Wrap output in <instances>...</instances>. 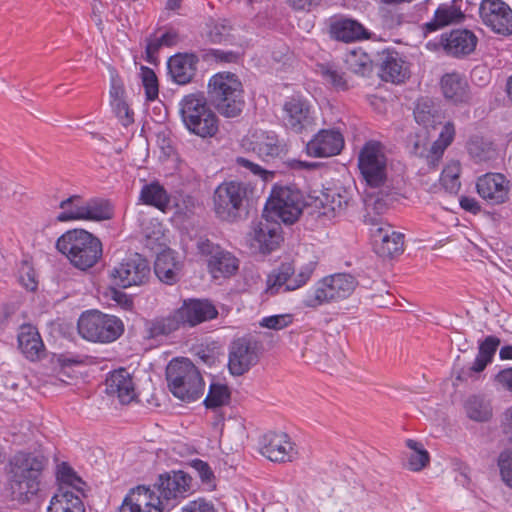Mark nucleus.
Instances as JSON below:
<instances>
[{
  "label": "nucleus",
  "instance_id": "obj_8",
  "mask_svg": "<svg viewBox=\"0 0 512 512\" xmlns=\"http://www.w3.org/2000/svg\"><path fill=\"white\" fill-rule=\"evenodd\" d=\"M300 192L288 186H273L263 208V218L271 224H294L302 214Z\"/></svg>",
  "mask_w": 512,
  "mask_h": 512
},
{
  "label": "nucleus",
  "instance_id": "obj_6",
  "mask_svg": "<svg viewBox=\"0 0 512 512\" xmlns=\"http://www.w3.org/2000/svg\"><path fill=\"white\" fill-rule=\"evenodd\" d=\"M254 188L250 183L238 180L224 181L213 194L215 213L223 220L238 221L247 210Z\"/></svg>",
  "mask_w": 512,
  "mask_h": 512
},
{
  "label": "nucleus",
  "instance_id": "obj_30",
  "mask_svg": "<svg viewBox=\"0 0 512 512\" xmlns=\"http://www.w3.org/2000/svg\"><path fill=\"white\" fill-rule=\"evenodd\" d=\"M178 311L181 318H183V324L191 327L214 319L218 315L217 309L208 300L184 301Z\"/></svg>",
  "mask_w": 512,
  "mask_h": 512
},
{
  "label": "nucleus",
  "instance_id": "obj_1",
  "mask_svg": "<svg viewBox=\"0 0 512 512\" xmlns=\"http://www.w3.org/2000/svg\"><path fill=\"white\" fill-rule=\"evenodd\" d=\"M46 460L41 455L17 453L8 465V479L12 495L18 501L29 500L39 490L40 476Z\"/></svg>",
  "mask_w": 512,
  "mask_h": 512
},
{
  "label": "nucleus",
  "instance_id": "obj_2",
  "mask_svg": "<svg viewBox=\"0 0 512 512\" xmlns=\"http://www.w3.org/2000/svg\"><path fill=\"white\" fill-rule=\"evenodd\" d=\"M243 93L242 83L233 73H217L209 80L210 102L226 118H234L241 114L245 105Z\"/></svg>",
  "mask_w": 512,
  "mask_h": 512
},
{
  "label": "nucleus",
  "instance_id": "obj_18",
  "mask_svg": "<svg viewBox=\"0 0 512 512\" xmlns=\"http://www.w3.org/2000/svg\"><path fill=\"white\" fill-rule=\"evenodd\" d=\"M484 24L502 35L512 34V10L502 0H482L479 8Z\"/></svg>",
  "mask_w": 512,
  "mask_h": 512
},
{
  "label": "nucleus",
  "instance_id": "obj_28",
  "mask_svg": "<svg viewBox=\"0 0 512 512\" xmlns=\"http://www.w3.org/2000/svg\"><path fill=\"white\" fill-rule=\"evenodd\" d=\"M197 64L198 57L195 54L178 53L169 58L168 73L175 83L185 85L190 83L195 76Z\"/></svg>",
  "mask_w": 512,
  "mask_h": 512
},
{
  "label": "nucleus",
  "instance_id": "obj_41",
  "mask_svg": "<svg viewBox=\"0 0 512 512\" xmlns=\"http://www.w3.org/2000/svg\"><path fill=\"white\" fill-rule=\"evenodd\" d=\"M464 407L467 416L477 422L488 421L492 416L490 401L483 396H470L466 400Z\"/></svg>",
  "mask_w": 512,
  "mask_h": 512
},
{
  "label": "nucleus",
  "instance_id": "obj_37",
  "mask_svg": "<svg viewBox=\"0 0 512 512\" xmlns=\"http://www.w3.org/2000/svg\"><path fill=\"white\" fill-rule=\"evenodd\" d=\"M140 200L147 205L154 206L162 212L170 209V197L167 191L158 182H152L142 187Z\"/></svg>",
  "mask_w": 512,
  "mask_h": 512
},
{
  "label": "nucleus",
  "instance_id": "obj_63",
  "mask_svg": "<svg viewBox=\"0 0 512 512\" xmlns=\"http://www.w3.org/2000/svg\"><path fill=\"white\" fill-rule=\"evenodd\" d=\"M404 17L401 13L388 12L383 16V25L387 29H397L403 24Z\"/></svg>",
  "mask_w": 512,
  "mask_h": 512
},
{
  "label": "nucleus",
  "instance_id": "obj_31",
  "mask_svg": "<svg viewBox=\"0 0 512 512\" xmlns=\"http://www.w3.org/2000/svg\"><path fill=\"white\" fill-rule=\"evenodd\" d=\"M181 270V261L177 254L167 248L157 253L154 271L160 281L166 284H173L178 280Z\"/></svg>",
  "mask_w": 512,
  "mask_h": 512
},
{
  "label": "nucleus",
  "instance_id": "obj_4",
  "mask_svg": "<svg viewBox=\"0 0 512 512\" xmlns=\"http://www.w3.org/2000/svg\"><path fill=\"white\" fill-rule=\"evenodd\" d=\"M179 113L189 132L201 138L213 137L218 132V117L202 92L185 95L179 103Z\"/></svg>",
  "mask_w": 512,
  "mask_h": 512
},
{
  "label": "nucleus",
  "instance_id": "obj_59",
  "mask_svg": "<svg viewBox=\"0 0 512 512\" xmlns=\"http://www.w3.org/2000/svg\"><path fill=\"white\" fill-rule=\"evenodd\" d=\"M110 104H114L117 102H123L125 96V89L122 80L117 75L111 76V85H110Z\"/></svg>",
  "mask_w": 512,
  "mask_h": 512
},
{
  "label": "nucleus",
  "instance_id": "obj_42",
  "mask_svg": "<svg viewBox=\"0 0 512 512\" xmlns=\"http://www.w3.org/2000/svg\"><path fill=\"white\" fill-rule=\"evenodd\" d=\"M252 145L253 151L262 158L278 156L282 151L278 138L273 132L260 133Z\"/></svg>",
  "mask_w": 512,
  "mask_h": 512
},
{
  "label": "nucleus",
  "instance_id": "obj_52",
  "mask_svg": "<svg viewBox=\"0 0 512 512\" xmlns=\"http://www.w3.org/2000/svg\"><path fill=\"white\" fill-rule=\"evenodd\" d=\"M191 467L196 471L206 490L211 491L215 488L214 474L206 462L195 459L191 461Z\"/></svg>",
  "mask_w": 512,
  "mask_h": 512
},
{
  "label": "nucleus",
  "instance_id": "obj_35",
  "mask_svg": "<svg viewBox=\"0 0 512 512\" xmlns=\"http://www.w3.org/2000/svg\"><path fill=\"white\" fill-rule=\"evenodd\" d=\"M18 345L27 359L36 360L44 353V344L32 325H23L18 334Z\"/></svg>",
  "mask_w": 512,
  "mask_h": 512
},
{
  "label": "nucleus",
  "instance_id": "obj_47",
  "mask_svg": "<svg viewBox=\"0 0 512 512\" xmlns=\"http://www.w3.org/2000/svg\"><path fill=\"white\" fill-rule=\"evenodd\" d=\"M229 397L230 393L226 385L212 383L209 387L208 394L204 399V404L207 408L220 407L228 402Z\"/></svg>",
  "mask_w": 512,
  "mask_h": 512
},
{
  "label": "nucleus",
  "instance_id": "obj_13",
  "mask_svg": "<svg viewBox=\"0 0 512 512\" xmlns=\"http://www.w3.org/2000/svg\"><path fill=\"white\" fill-rule=\"evenodd\" d=\"M316 263L309 262L300 268L295 274V267L291 262L282 263L277 269L273 270L267 277V293L275 295L283 288L284 292L294 291L304 286L311 278Z\"/></svg>",
  "mask_w": 512,
  "mask_h": 512
},
{
  "label": "nucleus",
  "instance_id": "obj_17",
  "mask_svg": "<svg viewBox=\"0 0 512 512\" xmlns=\"http://www.w3.org/2000/svg\"><path fill=\"white\" fill-rule=\"evenodd\" d=\"M259 346L255 340L242 337L234 340L229 347L228 368L232 375L241 376L257 364Z\"/></svg>",
  "mask_w": 512,
  "mask_h": 512
},
{
  "label": "nucleus",
  "instance_id": "obj_12",
  "mask_svg": "<svg viewBox=\"0 0 512 512\" xmlns=\"http://www.w3.org/2000/svg\"><path fill=\"white\" fill-rule=\"evenodd\" d=\"M112 282L128 288L145 284L150 277L148 261L139 253H131L117 263L109 272Z\"/></svg>",
  "mask_w": 512,
  "mask_h": 512
},
{
  "label": "nucleus",
  "instance_id": "obj_49",
  "mask_svg": "<svg viewBox=\"0 0 512 512\" xmlns=\"http://www.w3.org/2000/svg\"><path fill=\"white\" fill-rule=\"evenodd\" d=\"M144 234L145 245L150 250L166 246L167 236L165 234L164 226H146Z\"/></svg>",
  "mask_w": 512,
  "mask_h": 512
},
{
  "label": "nucleus",
  "instance_id": "obj_62",
  "mask_svg": "<svg viewBox=\"0 0 512 512\" xmlns=\"http://www.w3.org/2000/svg\"><path fill=\"white\" fill-rule=\"evenodd\" d=\"M112 299L116 302V304L125 311H132L134 307V303L132 298L126 293L118 290L112 291Z\"/></svg>",
  "mask_w": 512,
  "mask_h": 512
},
{
  "label": "nucleus",
  "instance_id": "obj_27",
  "mask_svg": "<svg viewBox=\"0 0 512 512\" xmlns=\"http://www.w3.org/2000/svg\"><path fill=\"white\" fill-rule=\"evenodd\" d=\"M282 241L281 226H257L247 239L250 249L261 254L277 249Z\"/></svg>",
  "mask_w": 512,
  "mask_h": 512
},
{
  "label": "nucleus",
  "instance_id": "obj_39",
  "mask_svg": "<svg viewBox=\"0 0 512 512\" xmlns=\"http://www.w3.org/2000/svg\"><path fill=\"white\" fill-rule=\"evenodd\" d=\"M414 118L416 122L425 128H435L442 122V116L430 99H421L417 102L414 109Z\"/></svg>",
  "mask_w": 512,
  "mask_h": 512
},
{
  "label": "nucleus",
  "instance_id": "obj_51",
  "mask_svg": "<svg viewBox=\"0 0 512 512\" xmlns=\"http://www.w3.org/2000/svg\"><path fill=\"white\" fill-rule=\"evenodd\" d=\"M321 75L324 80L332 85L336 90L345 91L349 88L346 79L344 78V74L337 69L322 65L320 67Z\"/></svg>",
  "mask_w": 512,
  "mask_h": 512
},
{
  "label": "nucleus",
  "instance_id": "obj_50",
  "mask_svg": "<svg viewBox=\"0 0 512 512\" xmlns=\"http://www.w3.org/2000/svg\"><path fill=\"white\" fill-rule=\"evenodd\" d=\"M141 79L147 100L153 101L158 97V80L155 72L146 66L141 67Z\"/></svg>",
  "mask_w": 512,
  "mask_h": 512
},
{
  "label": "nucleus",
  "instance_id": "obj_33",
  "mask_svg": "<svg viewBox=\"0 0 512 512\" xmlns=\"http://www.w3.org/2000/svg\"><path fill=\"white\" fill-rule=\"evenodd\" d=\"M47 512H85L79 493L60 486L50 500Z\"/></svg>",
  "mask_w": 512,
  "mask_h": 512
},
{
  "label": "nucleus",
  "instance_id": "obj_15",
  "mask_svg": "<svg viewBox=\"0 0 512 512\" xmlns=\"http://www.w3.org/2000/svg\"><path fill=\"white\" fill-rule=\"evenodd\" d=\"M282 121L286 128L303 133L315 126L313 109L307 99L300 95L289 97L283 104Z\"/></svg>",
  "mask_w": 512,
  "mask_h": 512
},
{
  "label": "nucleus",
  "instance_id": "obj_24",
  "mask_svg": "<svg viewBox=\"0 0 512 512\" xmlns=\"http://www.w3.org/2000/svg\"><path fill=\"white\" fill-rule=\"evenodd\" d=\"M478 37L468 29H454L441 35L440 44L446 54L461 58L473 53Z\"/></svg>",
  "mask_w": 512,
  "mask_h": 512
},
{
  "label": "nucleus",
  "instance_id": "obj_38",
  "mask_svg": "<svg viewBox=\"0 0 512 512\" xmlns=\"http://www.w3.org/2000/svg\"><path fill=\"white\" fill-rule=\"evenodd\" d=\"M62 212L56 217L59 222L86 221L85 200L80 195H72L60 202Z\"/></svg>",
  "mask_w": 512,
  "mask_h": 512
},
{
  "label": "nucleus",
  "instance_id": "obj_21",
  "mask_svg": "<svg viewBox=\"0 0 512 512\" xmlns=\"http://www.w3.org/2000/svg\"><path fill=\"white\" fill-rule=\"evenodd\" d=\"M261 454L273 462H290L297 456L294 444L284 432H269L262 437Z\"/></svg>",
  "mask_w": 512,
  "mask_h": 512
},
{
  "label": "nucleus",
  "instance_id": "obj_44",
  "mask_svg": "<svg viewBox=\"0 0 512 512\" xmlns=\"http://www.w3.org/2000/svg\"><path fill=\"white\" fill-rule=\"evenodd\" d=\"M467 148L470 156L477 162L491 160L496 154L492 142L482 137L472 138Z\"/></svg>",
  "mask_w": 512,
  "mask_h": 512
},
{
  "label": "nucleus",
  "instance_id": "obj_36",
  "mask_svg": "<svg viewBox=\"0 0 512 512\" xmlns=\"http://www.w3.org/2000/svg\"><path fill=\"white\" fill-rule=\"evenodd\" d=\"M182 326H184L183 318H181L178 309H176L167 316L157 317L147 321L145 331L149 338H156L158 336L169 335Z\"/></svg>",
  "mask_w": 512,
  "mask_h": 512
},
{
  "label": "nucleus",
  "instance_id": "obj_46",
  "mask_svg": "<svg viewBox=\"0 0 512 512\" xmlns=\"http://www.w3.org/2000/svg\"><path fill=\"white\" fill-rule=\"evenodd\" d=\"M406 444L412 450L408 458L407 467L415 472L422 470L429 463L428 452L415 440L409 439Z\"/></svg>",
  "mask_w": 512,
  "mask_h": 512
},
{
  "label": "nucleus",
  "instance_id": "obj_45",
  "mask_svg": "<svg viewBox=\"0 0 512 512\" xmlns=\"http://www.w3.org/2000/svg\"><path fill=\"white\" fill-rule=\"evenodd\" d=\"M460 171V164L458 162H451L445 166L441 173V185L450 194H457L460 190Z\"/></svg>",
  "mask_w": 512,
  "mask_h": 512
},
{
  "label": "nucleus",
  "instance_id": "obj_53",
  "mask_svg": "<svg viewBox=\"0 0 512 512\" xmlns=\"http://www.w3.org/2000/svg\"><path fill=\"white\" fill-rule=\"evenodd\" d=\"M498 467L501 479L512 488V450H504L499 454Z\"/></svg>",
  "mask_w": 512,
  "mask_h": 512
},
{
  "label": "nucleus",
  "instance_id": "obj_14",
  "mask_svg": "<svg viewBox=\"0 0 512 512\" xmlns=\"http://www.w3.org/2000/svg\"><path fill=\"white\" fill-rule=\"evenodd\" d=\"M151 488L156 491L164 511L167 512L187 496L191 490V477L183 471L161 474Z\"/></svg>",
  "mask_w": 512,
  "mask_h": 512
},
{
  "label": "nucleus",
  "instance_id": "obj_60",
  "mask_svg": "<svg viewBox=\"0 0 512 512\" xmlns=\"http://www.w3.org/2000/svg\"><path fill=\"white\" fill-rule=\"evenodd\" d=\"M236 163L251 171L254 175L260 176L263 180L267 181L269 178L273 176L272 172H269L267 170H264L261 166L258 164L253 163L252 161L244 158V157H238L236 159Z\"/></svg>",
  "mask_w": 512,
  "mask_h": 512
},
{
  "label": "nucleus",
  "instance_id": "obj_29",
  "mask_svg": "<svg viewBox=\"0 0 512 512\" xmlns=\"http://www.w3.org/2000/svg\"><path fill=\"white\" fill-rule=\"evenodd\" d=\"M106 392L122 404L133 401L136 393L131 374L123 368L113 371L106 379Z\"/></svg>",
  "mask_w": 512,
  "mask_h": 512
},
{
  "label": "nucleus",
  "instance_id": "obj_56",
  "mask_svg": "<svg viewBox=\"0 0 512 512\" xmlns=\"http://www.w3.org/2000/svg\"><path fill=\"white\" fill-rule=\"evenodd\" d=\"M180 512H218V508L213 501L197 498L185 504Z\"/></svg>",
  "mask_w": 512,
  "mask_h": 512
},
{
  "label": "nucleus",
  "instance_id": "obj_26",
  "mask_svg": "<svg viewBox=\"0 0 512 512\" xmlns=\"http://www.w3.org/2000/svg\"><path fill=\"white\" fill-rule=\"evenodd\" d=\"M330 38L351 43L369 39L370 35L364 26L358 21L346 17H332L328 22Z\"/></svg>",
  "mask_w": 512,
  "mask_h": 512
},
{
  "label": "nucleus",
  "instance_id": "obj_22",
  "mask_svg": "<svg viewBox=\"0 0 512 512\" xmlns=\"http://www.w3.org/2000/svg\"><path fill=\"white\" fill-rule=\"evenodd\" d=\"M379 76L383 81L403 83L410 76V67L405 58L395 50H384L379 54Z\"/></svg>",
  "mask_w": 512,
  "mask_h": 512
},
{
  "label": "nucleus",
  "instance_id": "obj_3",
  "mask_svg": "<svg viewBox=\"0 0 512 512\" xmlns=\"http://www.w3.org/2000/svg\"><path fill=\"white\" fill-rule=\"evenodd\" d=\"M170 392L179 400L194 402L205 391V383L198 368L187 358L173 359L166 368Z\"/></svg>",
  "mask_w": 512,
  "mask_h": 512
},
{
  "label": "nucleus",
  "instance_id": "obj_11",
  "mask_svg": "<svg viewBox=\"0 0 512 512\" xmlns=\"http://www.w3.org/2000/svg\"><path fill=\"white\" fill-rule=\"evenodd\" d=\"M358 167L369 186H381L387 177V158L382 144L368 141L359 153Z\"/></svg>",
  "mask_w": 512,
  "mask_h": 512
},
{
  "label": "nucleus",
  "instance_id": "obj_32",
  "mask_svg": "<svg viewBox=\"0 0 512 512\" xmlns=\"http://www.w3.org/2000/svg\"><path fill=\"white\" fill-rule=\"evenodd\" d=\"M465 15L457 6L456 0L451 3H443L435 10L432 20L423 25L425 34L437 31L445 26L460 23Z\"/></svg>",
  "mask_w": 512,
  "mask_h": 512
},
{
  "label": "nucleus",
  "instance_id": "obj_43",
  "mask_svg": "<svg viewBox=\"0 0 512 512\" xmlns=\"http://www.w3.org/2000/svg\"><path fill=\"white\" fill-rule=\"evenodd\" d=\"M347 69L354 74L367 76L372 72L373 61L362 49L351 50L345 58Z\"/></svg>",
  "mask_w": 512,
  "mask_h": 512
},
{
  "label": "nucleus",
  "instance_id": "obj_64",
  "mask_svg": "<svg viewBox=\"0 0 512 512\" xmlns=\"http://www.w3.org/2000/svg\"><path fill=\"white\" fill-rule=\"evenodd\" d=\"M495 379L504 389L512 392V368L501 370Z\"/></svg>",
  "mask_w": 512,
  "mask_h": 512
},
{
  "label": "nucleus",
  "instance_id": "obj_57",
  "mask_svg": "<svg viewBox=\"0 0 512 512\" xmlns=\"http://www.w3.org/2000/svg\"><path fill=\"white\" fill-rule=\"evenodd\" d=\"M19 281L27 290L33 291L37 288L35 272L27 262H23L19 270Z\"/></svg>",
  "mask_w": 512,
  "mask_h": 512
},
{
  "label": "nucleus",
  "instance_id": "obj_16",
  "mask_svg": "<svg viewBox=\"0 0 512 512\" xmlns=\"http://www.w3.org/2000/svg\"><path fill=\"white\" fill-rule=\"evenodd\" d=\"M197 247L202 254L209 255L207 267L214 279L233 276L239 268V260L230 252L214 245L208 239H199Z\"/></svg>",
  "mask_w": 512,
  "mask_h": 512
},
{
  "label": "nucleus",
  "instance_id": "obj_7",
  "mask_svg": "<svg viewBox=\"0 0 512 512\" xmlns=\"http://www.w3.org/2000/svg\"><path fill=\"white\" fill-rule=\"evenodd\" d=\"M358 282L348 273H335L317 281L305 294L302 303L308 308H317L348 298Z\"/></svg>",
  "mask_w": 512,
  "mask_h": 512
},
{
  "label": "nucleus",
  "instance_id": "obj_58",
  "mask_svg": "<svg viewBox=\"0 0 512 512\" xmlns=\"http://www.w3.org/2000/svg\"><path fill=\"white\" fill-rule=\"evenodd\" d=\"M117 118L124 127H128L134 122L133 112L125 101L110 104Z\"/></svg>",
  "mask_w": 512,
  "mask_h": 512
},
{
  "label": "nucleus",
  "instance_id": "obj_54",
  "mask_svg": "<svg viewBox=\"0 0 512 512\" xmlns=\"http://www.w3.org/2000/svg\"><path fill=\"white\" fill-rule=\"evenodd\" d=\"M292 321L293 316L291 314H278L263 317L260 320L259 325L271 330H281L288 327Z\"/></svg>",
  "mask_w": 512,
  "mask_h": 512
},
{
  "label": "nucleus",
  "instance_id": "obj_61",
  "mask_svg": "<svg viewBox=\"0 0 512 512\" xmlns=\"http://www.w3.org/2000/svg\"><path fill=\"white\" fill-rule=\"evenodd\" d=\"M499 344L500 341L498 338L489 336L484 340V342L481 343L479 347V354L492 360V357L495 354Z\"/></svg>",
  "mask_w": 512,
  "mask_h": 512
},
{
  "label": "nucleus",
  "instance_id": "obj_20",
  "mask_svg": "<svg viewBox=\"0 0 512 512\" xmlns=\"http://www.w3.org/2000/svg\"><path fill=\"white\" fill-rule=\"evenodd\" d=\"M116 512H165L162 502L151 486L131 488Z\"/></svg>",
  "mask_w": 512,
  "mask_h": 512
},
{
  "label": "nucleus",
  "instance_id": "obj_5",
  "mask_svg": "<svg viewBox=\"0 0 512 512\" xmlns=\"http://www.w3.org/2000/svg\"><path fill=\"white\" fill-rule=\"evenodd\" d=\"M56 247L81 270L92 267L102 254L101 242L83 229L68 231L57 240Z\"/></svg>",
  "mask_w": 512,
  "mask_h": 512
},
{
  "label": "nucleus",
  "instance_id": "obj_40",
  "mask_svg": "<svg viewBox=\"0 0 512 512\" xmlns=\"http://www.w3.org/2000/svg\"><path fill=\"white\" fill-rule=\"evenodd\" d=\"M86 221L102 222L111 220L114 216L113 204L103 198H91L85 201Z\"/></svg>",
  "mask_w": 512,
  "mask_h": 512
},
{
  "label": "nucleus",
  "instance_id": "obj_19",
  "mask_svg": "<svg viewBox=\"0 0 512 512\" xmlns=\"http://www.w3.org/2000/svg\"><path fill=\"white\" fill-rule=\"evenodd\" d=\"M373 251L384 259H391L404 251V234L394 226H377L370 233Z\"/></svg>",
  "mask_w": 512,
  "mask_h": 512
},
{
  "label": "nucleus",
  "instance_id": "obj_23",
  "mask_svg": "<svg viewBox=\"0 0 512 512\" xmlns=\"http://www.w3.org/2000/svg\"><path fill=\"white\" fill-rule=\"evenodd\" d=\"M344 147L342 134L333 129L320 130L306 144V153L314 158H326L339 154Z\"/></svg>",
  "mask_w": 512,
  "mask_h": 512
},
{
  "label": "nucleus",
  "instance_id": "obj_48",
  "mask_svg": "<svg viewBox=\"0 0 512 512\" xmlns=\"http://www.w3.org/2000/svg\"><path fill=\"white\" fill-rule=\"evenodd\" d=\"M57 479L60 486H68L69 489L79 493L81 491L82 481L75 472L65 463L58 466Z\"/></svg>",
  "mask_w": 512,
  "mask_h": 512
},
{
  "label": "nucleus",
  "instance_id": "obj_25",
  "mask_svg": "<svg viewBox=\"0 0 512 512\" xmlns=\"http://www.w3.org/2000/svg\"><path fill=\"white\" fill-rule=\"evenodd\" d=\"M478 194L491 204H501L508 199L509 181L501 173H487L478 178Z\"/></svg>",
  "mask_w": 512,
  "mask_h": 512
},
{
  "label": "nucleus",
  "instance_id": "obj_10",
  "mask_svg": "<svg viewBox=\"0 0 512 512\" xmlns=\"http://www.w3.org/2000/svg\"><path fill=\"white\" fill-rule=\"evenodd\" d=\"M77 326L82 338L100 343L113 342L124 331V325L119 318L99 311L84 312Z\"/></svg>",
  "mask_w": 512,
  "mask_h": 512
},
{
  "label": "nucleus",
  "instance_id": "obj_9",
  "mask_svg": "<svg viewBox=\"0 0 512 512\" xmlns=\"http://www.w3.org/2000/svg\"><path fill=\"white\" fill-rule=\"evenodd\" d=\"M455 128L450 122L446 123L436 141L429 146L427 135L415 134L409 137L408 148L411 154L423 162L421 170L427 173L438 167L445 149L454 139Z\"/></svg>",
  "mask_w": 512,
  "mask_h": 512
},
{
  "label": "nucleus",
  "instance_id": "obj_34",
  "mask_svg": "<svg viewBox=\"0 0 512 512\" xmlns=\"http://www.w3.org/2000/svg\"><path fill=\"white\" fill-rule=\"evenodd\" d=\"M441 89L445 98L454 103H464L470 98L468 82L458 73L445 74L441 79Z\"/></svg>",
  "mask_w": 512,
  "mask_h": 512
},
{
  "label": "nucleus",
  "instance_id": "obj_55",
  "mask_svg": "<svg viewBox=\"0 0 512 512\" xmlns=\"http://www.w3.org/2000/svg\"><path fill=\"white\" fill-rule=\"evenodd\" d=\"M231 32V26L225 19L215 21L211 24L208 37L214 43H221L225 41Z\"/></svg>",
  "mask_w": 512,
  "mask_h": 512
}]
</instances>
